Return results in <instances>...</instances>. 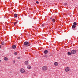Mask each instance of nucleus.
Returning a JSON list of instances; mask_svg holds the SVG:
<instances>
[{"instance_id":"f257e3e1","label":"nucleus","mask_w":78,"mask_h":78,"mask_svg":"<svg viewBox=\"0 0 78 78\" xmlns=\"http://www.w3.org/2000/svg\"><path fill=\"white\" fill-rule=\"evenodd\" d=\"M24 45H25L27 47H30L31 45V43L29 42L25 41L23 44Z\"/></svg>"},{"instance_id":"f03ea898","label":"nucleus","mask_w":78,"mask_h":78,"mask_svg":"<svg viewBox=\"0 0 78 78\" xmlns=\"http://www.w3.org/2000/svg\"><path fill=\"white\" fill-rule=\"evenodd\" d=\"M47 67L46 66H43L42 68V70H44V71L47 70Z\"/></svg>"},{"instance_id":"7ed1b4c3","label":"nucleus","mask_w":78,"mask_h":78,"mask_svg":"<svg viewBox=\"0 0 78 78\" xmlns=\"http://www.w3.org/2000/svg\"><path fill=\"white\" fill-rule=\"evenodd\" d=\"M20 72L21 73H25V69H20Z\"/></svg>"},{"instance_id":"20e7f679","label":"nucleus","mask_w":78,"mask_h":78,"mask_svg":"<svg viewBox=\"0 0 78 78\" xmlns=\"http://www.w3.org/2000/svg\"><path fill=\"white\" fill-rule=\"evenodd\" d=\"M76 27V26H75L74 25H73L72 26V28L74 30H76V28H75Z\"/></svg>"},{"instance_id":"39448f33","label":"nucleus","mask_w":78,"mask_h":78,"mask_svg":"<svg viewBox=\"0 0 78 78\" xmlns=\"http://www.w3.org/2000/svg\"><path fill=\"white\" fill-rule=\"evenodd\" d=\"M76 53V50H73L71 51V54H75Z\"/></svg>"},{"instance_id":"423d86ee","label":"nucleus","mask_w":78,"mask_h":78,"mask_svg":"<svg viewBox=\"0 0 78 78\" xmlns=\"http://www.w3.org/2000/svg\"><path fill=\"white\" fill-rule=\"evenodd\" d=\"M69 68L67 67L65 69V71L66 72H68V71H69Z\"/></svg>"},{"instance_id":"0eeeda50","label":"nucleus","mask_w":78,"mask_h":78,"mask_svg":"<svg viewBox=\"0 0 78 78\" xmlns=\"http://www.w3.org/2000/svg\"><path fill=\"white\" fill-rule=\"evenodd\" d=\"M16 48V46L15 45H12V48H13L14 49V48Z\"/></svg>"},{"instance_id":"6e6552de","label":"nucleus","mask_w":78,"mask_h":78,"mask_svg":"<svg viewBox=\"0 0 78 78\" xmlns=\"http://www.w3.org/2000/svg\"><path fill=\"white\" fill-rule=\"evenodd\" d=\"M44 53L45 54H47L48 53V51L47 50H45L44 51Z\"/></svg>"},{"instance_id":"1a4fd4ad","label":"nucleus","mask_w":78,"mask_h":78,"mask_svg":"<svg viewBox=\"0 0 78 78\" xmlns=\"http://www.w3.org/2000/svg\"><path fill=\"white\" fill-rule=\"evenodd\" d=\"M73 25L75 26H76V25H77V23H76V22H74L73 23Z\"/></svg>"},{"instance_id":"9d476101","label":"nucleus","mask_w":78,"mask_h":78,"mask_svg":"<svg viewBox=\"0 0 78 78\" xmlns=\"http://www.w3.org/2000/svg\"><path fill=\"white\" fill-rule=\"evenodd\" d=\"M54 65L55 66H57L58 65V63L57 62H55L54 63Z\"/></svg>"},{"instance_id":"9b49d317","label":"nucleus","mask_w":78,"mask_h":78,"mask_svg":"<svg viewBox=\"0 0 78 78\" xmlns=\"http://www.w3.org/2000/svg\"><path fill=\"white\" fill-rule=\"evenodd\" d=\"M4 60L5 61H7L8 60V58H6V57H5L4 58Z\"/></svg>"},{"instance_id":"f8f14e48","label":"nucleus","mask_w":78,"mask_h":78,"mask_svg":"<svg viewBox=\"0 0 78 78\" xmlns=\"http://www.w3.org/2000/svg\"><path fill=\"white\" fill-rule=\"evenodd\" d=\"M14 17H17V14L15 13L14 14Z\"/></svg>"},{"instance_id":"ddd939ff","label":"nucleus","mask_w":78,"mask_h":78,"mask_svg":"<svg viewBox=\"0 0 78 78\" xmlns=\"http://www.w3.org/2000/svg\"><path fill=\"white\" fill-rule=\"evenodd\" d=\"M27 68L29 69H31V66H27Z\"/></svg>"},{"instance_id":"4468645a","label":"nucleus","mask_w":78,"mask_h":78,"mask_svg":"<svg viewBox=\"0 0 78 78\" xmlns=\"http://www.w3.org/2000/svg\"><path fill=\"white\" fill-rule=\"evenodd\" d=\"M25 64H26V65H27L28 64V61H26L25 62Z\"/></svg>"},{"instance_id":"2eb2a0df","label":"nucleus","mask_w":78,"mask_h":78,"mask_svg":"<svg viewBox=\"0 0 78 78\" xmlns=\"http://www.w3.org/2000/svg\"><path fill=\"white\" fill-rule=\"evenodd\" d=\"M52 21L53 22H55V19H52Z\"/></svg>"},{"instance_id":"dca6fc26","label":"nucleus","mask_w":78,"mask_h":78,"mask_svg":"<svg viewBox=\"0 0 78 78\" xmlns=\"http://www.w3.org/2000/svg\"><path fill=\"white\" fill-rule=\"evenodd\" d=\"M2 45H5V42L3 41L2 42Z\"/></svg>"},{"instance_id":"f3484780","label":"nucleus","mask_w":78,"mask_h":78,"mask_svg":"<svg viewBox=\"0 0 78 78\" xmlns=\"http://www.w3.org/2000/svg\"><path fill=\"white\" fill-rule=\"evenodd\" d=\"M68 55H71V53H70V52H68Z\"/></svg>"},{"instance_id":"a211bd4d","label":"nucleus","mask_w":78,"mask_h":78,"mask_svg":"<svg viewBox=\"0 0 78 78\" xmlns=\"http://www.w3.org/2000/svg\"><path fill=\"white\" fill-rule=\"evenodd\" d=\"M17 21L15 22L14 23V25H16V24H17Z\"/></svg>"},{"instance_id":"6ab92c4d","label":"nucleus","mask_w":78,"mask_h":78,"mask_svg":"<svg viewBox=\"0 0 78 78\" xmlns=\"http://www.w3.org/2000/svg\"><path fill=\"white\" fill-rule=\"evenodd\" d=\"M41 26H42V27H44V26H45V24H42Z\"/></svg>"},{"instance_id":"aec40b11","label":"nucleus","mask_w":78,"mask_h":78,"mask_svg":"<svg viewBox=\"0 0 78 78\" xmlns=\"http://www.w3.org/2000/svg\"><path fill=\"white\" fill-rule=\"evenodd\" d=\"M14 55H17V52H15L14 53Z\"/></svg>"},{"instance_id":"412c9836","label":"nucleus","mask_w":78,"mask_h":78,"mask_svg":"<svg viewBox=\"0 0 78 78\" xmlns=\"http://www.w3.org/2000/svg\"><path fill=\"white\" fill-rule=\"evenodd\" d=\"M36 3H37V4H38V3H39V2H38V1H37V2H36Z\"/></svg>"},{"instance_id":"4be33fe9","label":"nucleus","mask_w":78,"mask_h":78,"mask_svg":"<svg viewBox=\"0 0 78 78\" xmlns=\"http://www.w3.org/2000/svg\"><path fill=\"white\" fill-rule=\"evenodd\" d=\"M13 63H15V62H16V61H13Z\"/></svg>"},{"instance_id":"5701e85b","label":"nucleus","mask_w":78,"mask_h":78,"mask_svg":"<svg viewBox=\"0 0 78 78\" xmlns=\"http://www.w3.org/2000/svg\"><path fill=\"white\" fill-rule=\"evenodd\" d=\"M20 57H17V59H20Z\"/></svg>"},{"instance_id":"b1692460","label":"nucleus","mask_w":78,"mask_h":78,"mask_svg":"<svg viewBox=\"0 0 78 78\" xmlns=\"http://www.w3.org/2000/svg\"><path fill=\"white\" fill-rule=\"evenodd\" d=\"M53 19H52V18H51V17L50 18V19H51H51L52 20Z\"/></svg>"},{"instance_id":"393cba45","label":"nucleus","mask_w":78,"mask_h":78,"mask_svg":"<svg viewBox=\"0 0 78 78\" xmlns=\"http://www.w3.org/2000/svg\"><path fill=\"white\" fill-rule=\"evenodd\" d=\"M67 5V3H65V5Z\"/></svg>"},{"instance_id":"a878e982","label":"nucleus","mask_w":78,"mask_h":78,"mask_svg":"<svg viewBox=\"0 0 78 78\" xmlns=\"http://www.w3.org/2000/svg\"><path fill=\"white\" fill-rule=\"evenodd\" d=\"M1 48V46L0 45V48Z\"/></svg>"},{"instance_id":"bb28decb","label":"nucleus","mask_w":78,"mask_h":78,"mask_svg":"<svg viewBox=\"0 0 78 78\" xmlns=\"http://www.w3.org/2000/svg\"><path fill=\"white\" fill-rule=\"evenodd\" d=\"M10 73H12V72H10Z\"/></svg>"},{"instance_id":"cd10ccee","label":"nucleus","mask_w":78,"mask_h":78,"mask_svg":"<svg viewBox=\"0 0 78 78\" xmlns=\"http://www.w3.org/2000/svg\"><path fill=\"white\" fill-rule=\"evenodd\" d=\"M0 62H1V60H0Z\"/></svg>"},{"instance_id":"c85d7f7f","label":"nucleus","mask_w":78,"mask_h":78,"mask_svg":"<svg viewBox=\"0 0 78 78\" xmlns=\"http://www.w3.org/2000/svg\"><path fill=\"white\" fill-rule=\"evenodd\" d=\"M72 1H73V0H72Z\"/></svg>"}]
</instances>
